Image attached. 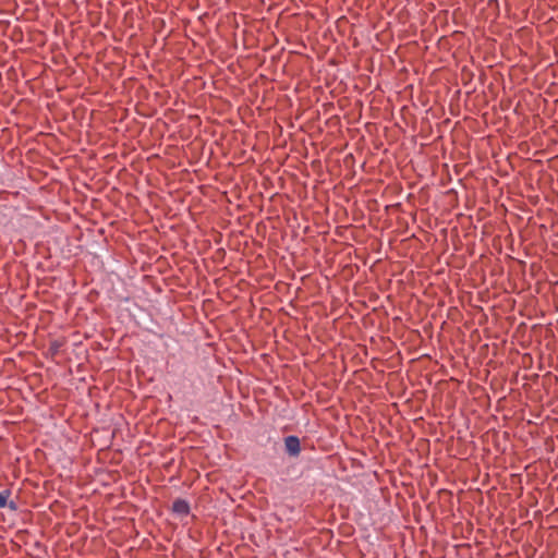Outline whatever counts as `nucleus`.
<instances>
[{"instance_id":"obj_1","label":"nucleus","mask_w":558,"mask_h":558,"mask_svg":"<svg viewBox=\"0 0 558 558\" xmlns=\"http://www.w3.org/2000/svg\"><path fill=\"white\" fill-rule=\"evenodd\" d=\"M286 452L291 457H298L301 452L300 439L295 435H289L284 438Z\"/></svg>"},{"instance_id":"obj_2","label":"nucleus","mask_w":558,"mask_h":558,"mask_svg":"<svg viewBox=\"0 0 558 558\" xmlns=\"http://www.w3.org/2000/svg\"><path fill=\"white\" fill-rule=\"evenodd\" d=\"M171 509H172L173 513L179 514L181 517H186L191 511L190 504L185 499H182V498H177L172 502Z\"/></svg>"},{"instance_id":"obj_3","label":"nucleus","mask_w":558,"mask_h":558,"mask_svg":"<svg viewBox=\"0 0 558 558\" xmlns=\"http://www.w3.org/2000/svg\"><path fill=\"white\" fill-rule=\"evenodd\" d=\"M10 496H11L10 489H3L0 492V508L8 507L10 510L15 511L17 509V505L13 500L8 501Z\"/></svg>"},{"instance_id":"obj_4","label":"nucleus","mask_w":558,"mask_h":558,"mask_svg":"<svg viewBox=\"0 0 558 558\" xmlns=\"http://www.w3.org/2000/svg\"><path fill=\"white\" fill-rule=\"evenodd\" d=\"M61 347H62V343L58 340H54V341L50 342L49 352L52 355H57L59 353Z\"/></svg>"}]
</instances>
